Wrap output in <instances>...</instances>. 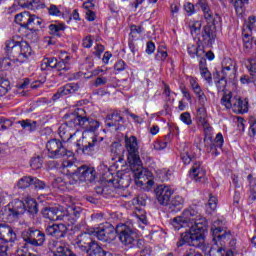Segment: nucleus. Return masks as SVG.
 <instances>
[{
  "label": "nucleus",
  "mask_w": 256,
  "mask_h": 256,
  "mask_svg": "<svg viewBox=\"0 0 256 256\" xmlns=\"http://www.w3.org/2000/svg\"><path fill=\"white\" fill-rule=\"evenodd\" d=\"M202 38L207 45H213L215 43V39L217 38L215 28L211 25L204 26L202 31Z\"/></svg>",
  "instance_id": "nucleus-25"
},
{
  "label": "nucleus",
  "mask_w": 256,
  "mask_h": 256,
  "mask_svg": "<svg viewBox=\"0 0 256 256\" xmlns=\"http://www.w3.org/2000/svg\"><path fill=\"white\" fill-rule=\"evenodd\" d=\"M10 127H13L11 120L0 119V129H10Z\"/></svg>",
  "instance_id": "nucleus-64"
},
{
  "label": "nucleus",
  "mask_w": 256,
  "mask_h": 256,
  "mask_svg": "<svg viewBox=\"0 0 256 256\" xmlns=\"http://www.w3.org/2000/svg\"><path fill=\"white\" fill-rule=\"evenodd\" d=\"M126 149L128 152V163L132 171H137L135 177L137 179H143V163L141 162V157L139 156V144L137 143V137L131 136L126 139Z\"/></svg>",
  "instance_id": "nucleus-7"
},
{
  "label": "nucleus",
  "mask_w": 256,
  "mask_h": 256,
  "mask_svg": "<svg viewBox=\"0 0 256 256\" xmlns=\"http://www.w3.org/2000/svg\"><path fill=\"white\" fill-rule=\"evenodd\" d=\"M157 175L160 181L162 182L169 181V179L171 178V170L167 168L160 169L157 171Z\"/></svg>",
  "instance_id": "nucleus-44"
},
{
  "label": "nucleus",
  "mask_w": 256,
  "mask_h": 256,
  "mask_svg": "<svg viewBox=\"0 0 256 256\" xmlns=\"http://www.w3.org/2000/svg\"><path fill=\"white\" fill-rule=\"evenodd\" d=\"M191 35H199L201 33V22L195 21L190 25Z\"/></svg>",
  "instance_id": "nucleus-56"
},
{
  "label": "nucleus",
  "mask_w": 256,
  "mask_h": 256,
  "mask_svg": "<svg viewBox=\"0 0 256 256\" xmlns=\"http://www.w3.org/2000/svg\"><path fill=\"white\" fill-rule=\"evenodd\" d=\"M116 236L122 245L132 249V247H135V242L137 241L139 234L137 233V229L133 227L132 224L119 223L116 225Z\"/></svg>",
  "instance_id": "nucleus-10"
},
{
  "label": "nucleus",
  "mask_w": 256,
  "mask_h": 256,
  "mask_svg": "<svg viewBox=\"0 0 256 256\" xmlns=\"http://www.w3.org/2000/svg\"><path fill=\"white\" fill-rule=\"evenodd\" d=\"M232 111L237 114L247 113V111H249V101L247 99L243 100L239 96H235Z\"/></svg>",
  "instance_id": "nucleus-26"
},
{
  "label": "nucleus",
  "mask_w": 256,
  "mask_h": 256,
  "mask_svg": "<svg viewBox=\"0 0 256 256\" xmlns=\"http://www.w3.org/2000/svg\"><path fill=\"white\" fill-rule=\"evenodd\" d=\"M28 211L30 215H37L39 213V204L35 199H29L25 202L19 199L12 200L2 210V219L7 223L17 221L21 215Z\"/></svg>",
  "instance_id": "nucleus-4"
},
{
  "label": "nucleus",
  "mask_w": 256,
  "mask_h": 256,
  "mask_svg": "<svg viewBox=\"0 0 256 256\" xmlns=\"http://www.w3.org/2000/svg\"><path fill=\"white\" fill-rule=\"evenodd\" d=\"M248 200L250 203H254V201H256V182L250 185V195Z\"/></svg>",
  "instance_id": "nucleus-61"
},
{
  "label": "nucleus",
  "mask_w": 256,
  "mask_h": 256,
  "mask_svg": "<svg viewBox=\"0 0 256 256\" xmlns=\"http://www.w3.org/2000/svg\"><path fill=\"white\" fill-rule=\"evenodd\" d=\"M217 203H219L217 196H213V194L210 193L209 200L206 205V211L209 215H211V213H213V211H215V209H217Z\"/></svg>",
  "instance_id": "nucleus-37"
},
{
  "label": "nucleus",
  "mask_w": 256,
  "mask_h": 256,
  "mask_svg": "<svg viewBox=\"0 0 256 256\" xmlns=\"http://www.w3.org/2000/svg\"><path fill=\"white\" fill-rule=\"evenodd\" d=\"M171 225L176 231L181 227H188L186 231L180 235L176 243V247L180 248L185 245L196 247L197 249L205 245V235H207V219L199 213V207L192 205L185 209L181 216H177L171 220Z\"/></svg>",
  "instance_id": "nucleus-1"
},
{
  "label": "nucleus",
  "mask_w": 256,
  "mask_h": 256,
  "mask_svg": "<svg viewBox=\"0 0 256 256\" xmlns=\"http://www.w3.org/2000/svg\"><path fill=\"white\" fill-rule=\"evenodd\" d=\"M211 233L214 245L223 247L224 249L227 241H231V239H233V234H231L230 230H223L221 227L212 228Z\"/></svg>",
  "instance_id": "nucleus-14"
},
{
  "label": "nucleus",
  "mask_w": 256,
  "mask_h": 256,
  "mask_svg": "<svg viewBox=\"0 0 256 256\" xmlns=\"http://www.w3.org/2000/svg\"><path fill=\"white\" fill-rule=\"evenodd\" d=\"M46 149L50 159H61L63 157L71 159V157H75V153H73L71 150H68L65 145H63V142L58 139L49 140L46 144Z\"/></svg>",
  "instance_id": "nucleus-11"
},
{
  "label": "nucleus",
  "mask_w": 256,
  "mask_h": 256,
  "mask_svg": "<svg viewBox=\"0 0 256 256\" xmlns=\"http://www.w3.org/2000/svg\"><path fill=\"white\" fill-rule=\"evenodd\" d=\"M58 60L57 58H45L42 61L41 69H56Z\"/></svg>",
  "instance_id": "nucleus-41"
},
{
  "label": "nucleus",
  "mask_w": 256,
  "mask_h": 256,
  "mask_svg": "<svg viewBox=\"0 0 256 256\" xmlns=\"http://www.w3.org/2000/svg\"><path fill=\"white\" fill-rule=\"evenodd\" d=\"M245 5H249V0H236L234 3L235 11L237 15L245 13Z\"/></svg>",
  "instance_id": "nucleus-42"
},
{
  "label": "nucleus",
  "mask_w": 256,
  "mask_h": 256,
  "mask_svg": "<svg viewBox=\"0 0 256 256\" xmlns=\"http://www.w3.org/2000/svg\"><path fill=\"white\" fill-rule=\"evenodd\" d=\"M65 25L63 24H50L49 31L51 35H59V31H64Z\"/></svg>",
  "instance_id": "nucleus-52"
},
{
  "label": "nucleus",
  "mask_w": 256,
  "mask_h": 256,
  "mask_svg": "<svg viewBox=\"0 0 256 256\" xmlns=\"http://www.w3.org/2000/svg\"><path fill=\"white\" fill-rule=\"evenodd\" d=\"M9 91V82L6 79H0V97L7 95Z\"/></svg>",
  "instance_id": "nucleus-53"
},
{
  "label": "nucleus",
  "mask_w": 256,
  "mask_h": 256,
  "mask_svg": "<svg viewBox=\"0 0 256 256\" xmlns=\"http://www.w3.org/2000/svg\"><path fill=\"white\" fill-rule=\"evenodd\" d=\"M185 205V199L182 196L176 195L168 202V211L169 213H179Z\"/></svg>",
  "instance_id": "nucleus-27"
},
{
  "label": "nucleus",
  "mask_w": 256,
  "mask_h": 256,
  "mask_svg": "<svg viewBox=\"0 0 256 256\" xmlns=\"http://www.w3.org/2000/svg\"><path fill=\"white\" fill-rule=\"evenodd\" d=\"M248 63H249L247 65L248 71L250 72V75H252V77L254 79H256V61H255V59H249Z\"/></svg>",
  "instance_id": "nucleus-54"
},
{
  "label": "nucleus",
  "mask_w": 256,
  "mask_h": 256,
  "mask_svg": "<svg viewBox=\"0 0 256 256\" xmlns=\"http://www.w3.org/2000/svg\"><path fill=\"white\" fill-rule=\"evenodd\" d=\"M215 145H217L218 149H223V144L225 143V139L223 138V134L218 133L213 141Z\"/></svg>",
  "instance_id": "nucleus-59"
},
{
  "label": "nucleus",
  "mask_w": 256,
  "mask_h": 256,
  "mask_svg": "<svg viewBox=\"0 0 256 256\" xmlns=\"http://www.w3.org/2000/svg\"><path fill=\"white\" fill-rule=\"evenodd\" d=\"M26 37H27V39H30V41H37V39H39V29L28 28Z\"/></svg>",
  "instance_id": "nucleus-51"
},
{
  "label": "nucleus",
  "mask_w": 256,
  "mask_h": 256,
  "mask_svg": "<svg viewBox=\"0 0 256 256\" xmlns=\"http://www.w3.org/2000/svg\"><path fill=\"white\" fill-rule=\"evenodd\" d=\"M52 246L56 247V250L53 252V256H77L69 247L64 244H60L57 241L52 242Z\"/></svg>",
  "instance_id": "nucleus-29"
},
{
  "label": "nucleus",
  "mask_w": 256,
  "mask_h": 256,
  "mask_svg": "<svg viewBox=\"0 0 256 256\" xmlns=\"http://www.w3.org/2000/svg\"><path fill=\"white\" fill-rule=\"evenodd\" d=\"M155 193L158 203L166 207V205H169L171 201V196L173 195L174 191L171 186L162 184L155 189Z\"/></svg>",
  "instance_id": "nucleus-16"
},
{
  "label": "nucleus",
  "mask_w": 256,
  "mask_h": 256,
  "mask_svg": "<svg viewBox=\"0 0 256 256\" xmlns=\"http://www.w3.org/2000/svg\"><path fill=\"white\" fill-rule=\"evenodd\" d=\"M198 127H202V129H210L209 122L207 121V110L205 107H200L197 110L196 114Z\"/></svg>",
  "instance_id": "nucleus-30"
},
{
  "label": "nucleus",
  "mask_w": 256,
  "mask_h": 256,
  "mask_svg": "<svg viewBox=\"0 0 256 256\" xmlns=\"http://www.w3.org/2000/svg\"><path fill=\"white\" fill-rule=\"evenodd\" d=\"M69 229L65 224H52L46 227V233L55 239H63Z\"/></svg>",
  "instance_id": "nucleus-19"
},
{
  "label": "nucleus",
  "mask_w": 256,
  "mask_h": 256,
  "mask_svg": "<svg viewBox=\"0 0 256 256\" xmlns=\"http://www.w3.org/2000/svg\"><path fill=\"white\" fill-rule=\"evenodd\" d=\"M95 237L99 241H103L104 243H111L117 239V228L113 227L111 224H107V226H101L96 228L94 231Z\"/></svg>",
  "instance_id": "nucleus-13"
},
{
  "label": "nucleus",
  "mask_w": 256,
  "mask_h": 256,
  "mask_svg": "<svg viewBox=\"0 0 256 256\" xmlns=\"http://www.w3.org/2000/svg\"><path fill=\"white\" fill-rule=\"evenodd\" d=\"M18 4L20 7H23V9H35L37 7V2L35 0H19Z\"/></svg>",
  "instance_id": "nucleus-47"
},
{
  "label": "nucleus",
  "mask_w": 256,
  "mask_h": 256,
  "mask_svg": "<svg viewBox=\"0 0 256 256\" xmlns=\"http://www.w3.org/2000/svg\"><path fill=\"white\" fill-rule=\"evenodd\" d=\"M4 51L7 57H0V65L3 69H9L13 63H25L31 57V46L26 41H15L10 38L4 43Z\"/></svg>",
  "instance_id": "nucleus-2"
},
{
  "label": "nucleus",
  "mask_w": 256,
  "mask_h": 256,
  "mask_svg": "<svg viewBox=\"0 0 256 256\" xmlns=\"http://www.w3.org/2000/svg\"><path fill=\"white\" fill-rule=\"evenodd\" d=\"M31 17V13L24 11L22 13H19L15 16V23H17L18 25H21V27H23L24 29H27V25L29 23V19Z\"/></svg>",
  "instance_id": "nucleus-32"
},
{
  "label": "nucleus",
  "mask_w": 256,
  "mask_h": 256,
  "mask_svg": "<svg viewBox=\"0 0 256 256\" xmlns=\"http://www.w3.org/2000/svg\"><path fill=\"white\" fill-rule=\"evenodd\" d=\"M200 75L207 81V83H211L212 77H211V72H209V69L205 67V59L200 60Z\"/></svg>",
  "instance_id": "nucleus-38"
},
{
  "label": "nucleus",
  "mask_w": 256,
  "mask_h": 256,
  "mask_svg": "<svg viewBox=\"0 0 256 256\" xmlns=\"http://www.w3.org/2000/svg\"><path fill=\"white\" fill-rule=\"evenodd\" d=\"M71 67L69 66V62L65 61H58L56 64V70L57 71H69Z\"/></svg>",
  "instance_id": "nucleus-58"
},
{
  "label": "nucleus",
  "mask_w": 256,
  "mask_h": 256,
  "mask_svg": "<svg viewBox=\"0 0 256 256\" xmlns=\"http://www.w3.org/2000/svg\"><path fill=\"white\" fill-rule=\"evenodd\" d=\"M21 237L25 244L16 250V256H19L18 253L20 249H26L27 253L32 255V253L29 252L27 245H31V247H43L45 245V241H47L45 232L35 227H29L28 229L24 230Z\"/></svg>",
  "instance_id": "nucleus-8"
},
{
  "label": "nucleus",
  "mask_w": 256,
  "mask_h": 256,
  "mask_svg": "<svg viewBox=\"0 0 256 256\" xmlns=\"http://www.w3.org/2000/svg\"><path fill=\"white\" fill-rule=\"evenodd\" d=\"M233 103H235V96L231 92L222 96L221 105L226 109H233Z\"/></svg>",
  "instance_id": "nucleus-36"
},
{
  "label": "nucleus",
  "mask_w": 256,
  "mask_h": 256,
  "mask_svg": "<svg viewBox=\"0 0 256 256\" xmlns=\"http://www.w3.org/2000/svg\"><path fill=\"white\" fill-rule=\"evenodd\" d=\"M68 173L64 178L63 177H57L52 182V187L54 189H58V191H65L69 188V185H75V183H72L71 180L73 179V176L71 175V170H68Z\"/></svg>",
  "instance_id": "nucleus-20"
},
{
  "label": "nucleus",
  "mask_w": 256,
  "mask_h": 256,
  "mask_svg": "<svg viewBox=\"0 0 256 256\" xmlns=\"http://www.w3.org/2000/svg\"><path fill=\"white\" fill-rule=\"evenodd\" d=\"M48 13L49 15H61V10L59 9V7L55 6V5H50V7H48Z\"/></svg>",
  "instance_id": "nucleus-63"
},
{
  "label": "nucleus",
  "mask_w": 256,
  "mask_h": 256,
  "mask_svg": "<svg viewBox=\"0 0 256 256\" xmlns=\"http://www.w3.org/2000/svg\"><path fill=\"white\" fill-rule=\"evenodd\" d=\"M30 167L37 171V169H41L43 167V159L39 156L34 157L30 161Z\"/></svg>",
  "instance_id": "nucleus-48"
},
{
  "label": "nucleus",
  "mask_w": 256,
  "mask_h": 256,
  "mask_svg": "<svg viewBox=\"0 0 256 256\" xmlns=\"http://www.w3.org/2000/svg\"><path fill=\"white\" fill-rule=\"evenodd\" d=\"M189 175L191 179H194V181L198 183H205V175H207V170L205 169L203 162L195 160L192 168L189 171Z\"/></svg>",
  "instance_id": "nucleus-17"
},
{
  "label": "nucleus",
  "mask_w": 256,
  "mask_h": 256,
  "mask_svg": "<svg viewBox=\"0 0 256 256\" xmlns=\"http://www.w3.org/2000/svg\"><path fill=\"white\" fill-rule=\"evenodd\" d=\"M198 5H200L204 17L207 21H213V12H211V8H209V4H207V0H198Z\"/></svg>",
  "instance_id": "nucleus-34"
},
{
  "label": "nucleus",
  "mask_w": 256,
  "mask_h": 256,
  "mask_svg": "<svg viewBox=\"0 0 256 256\" xmlns=\"http://www.w3.org/2000/svg\"><path fill=\"white\" fill-rule=\"evenodd\" d=\"M213 143V133L211 130H204V147Z\"/></svg>",
  "instance_id": "nucleus-55"
},
{
  "label": "nucleus",
  "mask_w": 256,
  "mask_h": 256,
  "mask_svg": "<svg viewBox=\"0 0 256 256\" xmlns=\"http://www.w3.org/2000/svg\"><path fill=\"white\" fill-rule=\"evenodd\" d=\"M209 256H234V253L231 250H227V248L213 244L209 250Z\"/></svg>",
  "instance_id": "nucleus-31"
},
{
  "label": "nucleus",
  "mask_w": 256,
  "mask_h": 256,
  "mask_svg": "<svg viewBox=\"0 0 256 256\" xmlns=\"http://www.w3.org/2000/svg\"><path fill=\"white\" fill-rule=\"evenodd\" d=\"M235 73V62L231 58H225L222 62V79L218 83H225V79Z\"/></svg>",
  "instance_id": "nucleus-24"
},
{
  "label": "nucleus",
  "mask_w": 256,
  "mask_h": 256,
  "mask_svg": "<svg viewBox=\"0 0 256 256\" xmlns=\"http://www.w3.org/2000/svg\"><path fill=\"white\" fill-rule=\"evenodd\" d=\"M146 195H143V194H140L138 196H136L134 199H133V204L134 205H141L142 207H144V205H146Z\"/></svg>",
  "instance_id": "nucleus-57"
},
{
  "label": "nucleus",
  "mask_w": 256,
  "mask_h": 256,
  "mask_svg": "<svg viewBox=\"0 0 256 256\" xmlns=\"http://www.w3.org/2000/svg\"><path fill=\"white\" fill-rule=\"evenodd\" d=\"M102 181L109 184L106 186H97L95 188L97 195H102V197H105L106 199L117 197V188L113 185L115 181L113 179V174H111L109 171L106 172L102 176Z\"/></svg>",
  "instance_id": "nucleus-12"
},
{
  "label": "nucleus",
  "mask_w": 256,
  "mask_h": 256,
  "mask_svg": "<svg viewBox=\"0 0 256 256\" xmlns=\"http://www.w3.org/2000/svg\"><path fill=\"white\" fill-rule=\"evenodd\" d=\"M180 119L183 123L186 125H191L192 120H191V114L189 112H184L180 115Z\"/></svg>",
  "instance_id": "nucleus-62"
},
{
  "label": "nucleus",
  "mask_w": 256,
  "mask_h": 256,
  "mask_svg": "<svg viewBox=\"0 0 256 256\" xmlns=\"http://www.w3.org/2000/svg\"><path fill=\"white\" fill-rule=\"evenodd\" d=\"M83 209L77 206H71L67 210H64V221H68V225H75L81 218Z\"/></svg>",
  "instance_id": "nucleus-18"
},
{
  "label": "nucleus",
  "mask_w": 256,
  "mask_h": 256,
  "mask_svg": "<svg viewBox=\"0 0 256 256\" xmlns=\"http://www.w3.org/2000/svg\"><path fill=\"white\" fill-rule=\"evenodd\" d=\"M253 32H247L245 30H242V39L244 43V50L246 52H249L250 49L253 47Z\"/></svg>",
  "instance_id": "nucleus-33"
},
{
  "label": "nucleus",
  "mask_w": 256,
  "mask_h": 256,
  "mask_svg": "<svg viewBox=\"0 0 256 256\" xmlns=\"http://www.w3.org/2000/svg\"><path fill=\"white\" fill-rule=\"evenodd\" d=\"M32 186L36 191H43L45 189H49L47 182L40 180L39 178L32 176Z\"/></svg>",
  "instance_id": "nucleus-40"
},
{
  "label": "nucleus",
  "mask_w": 256,
  "mask_h": 256,
  "mask_svg": "<svg viewBox=\"0 0 256 256\" xmlns=\"http://www.w3.org/2000/svg\"><path fill=\"white\" fill-rule=\"evenodd\" d=\"M43 25V20L35 14H30L26 29H39Z\"/></svg>",
  "instance_id": "nucleus-35"
},
{
  "label": "nucleus",
  "mask_w": 256,
  "mask_h": 256,
  "mask_svg": "<svg viewBox=\"0 0 256 256\" xmlns=\"http://www.w3.org/2000/svg\"><path fill=\"white\" fill-rule=\"evenodd\" d=\"M153 147L155 151H163V149H167V142L157 140L153 143Z\"/></svg>",
  "instance_id": "nucleus-60"
},
{
  "label": "nucleus",
  "mask_w": 256,
  "mask_h": 256,
  "mask_svg": "<svg viewBox=\"0 0 256 256\" xmlns=\"http://www.w3.org/2000/svg\"><path fill=\"white\" fill-rule=\"evenodd\" d=\"M79 91V85L75 83L66 84L64 87H60L57 93L54 94L53 100L57 101V99H61V97H65V95H73V93Z\"/></svg>",
  "instance_id": "nucleus-23"
},
{
  "label": "nucleus",
  "mask_w": 256,
  "mask_h": 256,
  "mask_svg": "<svg viewBox=\"0 0 256 256\" xmlns=\"http://www.w3.org/2000/svg\"><path fill=\"white\" fill-rule=\"evenodd\" d=\"M91 135L95 134V130L93 129H86L84 131H81L77 129L74 133H67L65 130H60L59 135L62 139V141L67 142L71 141L74 137H81L82 139H77L76 142V153L78 155H88L90 157H93V155H97L99 151V142L97 141L96 137H92V141H85V135Z\"/></svg>",
  "instance_id": "nucleus-3"
},
{
  "label": "nucleus",
  "mask_w": 256,
  "mask_h": 256,
  "mask_svg": "<svg viewBox=\"0 0 256 256\" xmlns=\"http://www.w3.org/2000/svg\"><path fill=\"white\" fill-rule=\"evenodd\" d=\"M136 217L138 219L139 226L141 229H145L147 225H149V220L147 219V215L145 213L136 214Z\"/></svg>",
  "instance_id": "nucleus-50"
},
{
  "label": "nucleus",
  "mask_w": 256,
  "mask_h": 256,
  "mask_svg": "<svg viewBox=\"0 0 256 256\" xmlns=\"http://www.w3.org/2000/svg\"><path fill=\"white\" fill-rule=\"evenodd\" d=\"M204 147L206 153H211V155H213L214 157H219V155H221V152L219 151V146H217V144L215 143L208 144Z\"/></svg>",
  "instance_id": "nucleus-45"
},
{
  "label": "nucleus",
  "mask_w": 256,
  "mask_h": 256,
  "mask_svg": "<svg viewBox=\"0 0 256 256\" xmlns=\"http://www.w3.org/2000/svg\"><path fill=\"white\" fill-rule=\"evenodd\" d=\"M255 22H256L255 16H250L248 18V23L244 24L242 31H246L248 33H253V29H255Z\"/></svg>",
  "instance_id": "nucleus-46"
},
{
  "label": "nucleus",
  "mask_w": 256,
  "mask_h": 256,
  "mask_svg": "<svg viewBox=\"0 0 256 256\" xmlns=\"http://www.w3.org/2000/svg\"><path fill=\"white\" fill-rule=\"evenodd\" d=\"M33 184V176H23L18 180V189H28Z\"/></svg>",
  "instance_id": "nucleus-39"
},
{
  "label": "nucleus",
  "mask_w": 256,
  "mask_h": 256,
  "mask_svg": "<svg viewBox=\"0 0 256 256\" xmlns=\"http://www.w3.org/2000/svg\"><path fill=\"white\" fill-rule=\"evenodd\" d=\"M17 123H19L23 129H35L37 127V122L33 120H21Z\"/></svg>",
  "instance_id": "nucleus-49"
},
{
  "label": "nucleus",
  "mask_w": 256,
  "mask_h": 256,
  "mask_svg": "<svg viewBox=\"0 0 256 256\" xmlns=\"http://www.w3.org/2000/svg\"><path fill=\"white\" fill-rule=\"evenodd\" d=\"M193 91L195 95L198 97L200 105H205L207 103V96H205V93L201 89V86L198 85L196 88H193Z\"/></svg>",
  "instance_id": "nucleus-43"
},
{
  "label": "nucleus",
  "mask_w": 256,
  "mask_h": 256,
  "mask_svg": "<svg viewBox=\"0 0 256 256\" xmlns=\"http://www.w3.org/2000/svg\"><path fill=\"white\" fill-rule=\"evenodd\" d=\"M62 168L73 171L70 174L72 175L71 183H74V185H77L78 181L93 183L97 177V171H95L94 167L85 164L78 166L75 160H64Z\"/></svg>",
  "instance_id": "nucleus-5"
},
{
  "label": "nucleus",
  "mask_w": 256,
  "mask_h": 256,
  "mask_svg": "<svg viewBox=\"0 0 256 256\" xmlns=\"http://www.w3.org/2000/svg\"><path fill=\"white\" fill-rule=\"evenodd\" d=\"M85 110L81 108L75 109L73 112L64 116L65 123L62 124V129L69 127V129H99V121L84 117Z\"/></svg>",
  "instance_id": "nucleus-6"
},
{
  "label": "nucleus",
  "mask_w": 256,
  "mask_h": 256,
  "mask_svg": "<svg viewBox=\"0 0 256 256\" xmlns=\"http://www.w3.org/2000/svg\"><path fill=\"white\" fill-rule=\"evenodd\" d=\"M41 215L44 219L49 221H64L65 210L57 206H46L42 208Z\"/></svg>",
  "instance_id": "nucleus-15"
},
{
  "label": "nucleus",
  "mask_w": 256,
  "mask_h": 256,
  "mask_svg": "<svg viewBox=\"0 0 256 256\" xmlns=\"http://www.w3.org/2000/svg\"><path fill=\"white\" fill-rule=\"evenodd\" d=\"M75 245L82 253H86V256H97L105 251L97 241L93 240L91 234L87 232H83L77 236Z\"/></svg>",
  "instance_id": "nucleus-9"
},
{
  "label": "nucleus",
  "mask_w": 256,
  "mask_h": 256,
  "mask_svg": "<svg viewBox=\"0 0 256 256\" xmlns=\"http://www.w3.org/2000/svg\"><path fill=\"white\" fill-rule=\"evenodd\" d=\"M180 159L185 165H189L191 162H195L197 159V154L193 152V148L189 144H183L180 150Z\"/></svg>",
  "instance_id": "nucleus-21"
},
{
  "label": "nucleus",
  "mask_w": 256,
  "mask_h": 256,
  "mask_svg": "<svg viewBox=\"0 0 256 256\" xmlns=\"http://www.w3.org/2000/svg\"><path fill=\"white\" fill-rule=\"evenodd\" d=\"M17 239V234L10 226L5 224H1L0 230V241L4 243H13Z\"/></svg>",
  "instance_id": "nucleus-22"
},
{
  "label": "nucleus",
  "mask_w": 256,
  "mask_h": 256,
  "mask_svg": "<svg viewBox=\"0 0 256 256\" xmlns=\"http://www.w3.org/2000/svg\"><path fill=\"white\" fill-rule=\"evenodd\" d=\"M123 123V117L118 111L113 112L106 118V127H115V129H121Z\"/></svg>",
  "instance_id": "nucleus-28"
}]
</instances>
